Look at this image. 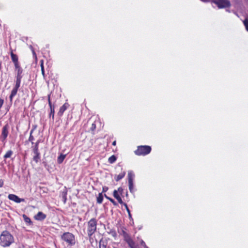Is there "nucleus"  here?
Segmentation results:
<instances>
[{
  "instance_id": "nucleus-1",
  "label": "nucleus",
  "mask_w": 248,
  "mask_h": 248,
  "mask_svg": "<svg viewBox=\"0 0 248 248\" xmlns=\"http://www.w3.org/2000/svg\"><path fill=\"white\" fill-rule=\"evenodd\" d=\"M14 242L13 236L7 231H3L0 236V245L3 247L10 246Z\"/></svg>"
},
{
  "instance_id": "nucleus-2",
  "label": "nucleus",
  "mask_w": 248,
  "mask_h": 248,
  "mask_svg": "<svg viewBox=\"0 0 248 248\" xmlns=\"http://www.w3.org/2000/svg\"><path fill=\"white\" fill-rule=\"evenodd\" d=\"M62 240L65 242L68 246H72L75 245L76 240L74 234L69 232L63 233L61 237Z\"/></svg>"
},
{
  "instance_id": "nucleus-3",
  "label": "nucleus",
  "mask_w": 248,
  "mask_h": 248,
  "mask_svg": "<svg viewBox=\"0 0 248 248\" xmlns=\"http://www.w3.org/2000/svg\"><path fill=\"white\" fill-rule=\"evenodd\" d=\"M97 226V220L93 218L90 219L88 222V235L91 236L96 231Z\"/></svg>"
},
{
  "instance_id": "nucleus-4",
  "label": "nucleus",
  "mask_w": 248,
  "mask_h": 248,
  "mask_svg": "<svg viewBox=\"0 0 248 248\" xmlns=\"http://www.w3.org/2000/svg\"><path fill=\"white\" fill-rule=\"evenodd\" d=\"M151 151V147L147 145H141L138 147L135 151V154L138 155H145L149 154Z\"/></svg>"
},
{
  "instance_id": "nucleus-5",
  "label": "nucleus",
  "mask_w": 248,
  "mask_h": 248,
  "mask_svg": "<svg viewBox=\"0 0 248 248\" xmlns=\"http://www.w3.org/2000/svg\"><path fill=\"white\" fill-rule=\"evenodd\" d=\"M9 125L8 124H6L2 129L1 134L0 136V139L2 142H4L9 134Z\"/></svg>"
},
{
  "instance_id": "nucleus-6",
  "label": "nucleus",
  "mask_w": 248,
  "mask_h": 248,
  "mask_svg": "<svg viewBox=\"0 0 248 248\" xmlns=\"http://www.w3.org/2000/svg\"><path fill=\"white\" fill-rule=\"evenodd\" d=\"M21 81L16 80V84L11 91L9 96V99L11 102L13 101V97L16 94L17 91L20 86Z\"/></svg>"
},
{
  "instance_id": "nucleus-7",
  "label": "nucleus",
  "mask_w": 248,
  "mask_h": 248,
  "mask_svg": "<svg viewBox=\"0 0 248 248\" xmlns=\"http://www.w3.org/2000/svg\"><path fill=\"white\" fill-rule=\"evenodd\" d=\"M231 3L228 0H218V8H224L229 7Z\"/></svg>"
},
{
  "instance_id": "nucleus-8",
  "label": "nucleus",
  "mask_w": 248,
  "mask_h": 248,
  "mask_svg": "<svg viewBox=\"0 0 248 248\" xmlns=\"http://www.w3.org/2000/svg\"><path fill=\"white\" fill-rule=\"evenodd\" d=\"M8 199L10 200L14 201L16 203H20L21 202H25L24 199L19 198L15 194H10L8 196Z\"/></svg>"
},
{
  "instance_id": "nucleus-9",
  "label": "nucleus",
  "mask_w": 248,
  "mask_h": 248,
  "mask_svg": "<svg viewBox=\"0 0 248 248\" xmlns=\"http://www.w3.org/2000/svg\"><path fill=\"white\" fill-rule=\"evenodd\" d=\"M46 215L42 212H39L35 216L34 218L37 220L42 221L46 218Z\"/></svg>"
},
{
  "instance_id": "nucleus-10",
  "label": "nucleus",
  "mask_w": 248,
  "mask_h": 248,
  "mask_svg": "<svg viewBox=\"0 0 248 248\" xmlns=\"http://www.w3.org/2000/svg\"><path fill=\"white\" fill-rule=\"evenodd\" d=\"M69 107V104L67 103H64L60 108L59 111L58 113V115L61 116L62 115L64 111Z\"/></svg>"
},
{
  "instance_id": "nucleus-11",
  "label": "nucleus",
  "mask_w": 248,
  "mask_h": 248,
  "mask_svg": "<svg viewBox=\"0 0 248 248\" xmlns=\"http://www.w3.org/2000/svg\"><path fill=\"white\" fill-rule=\"evenodd\" d=\"M34 155L33 157V160L36 162L38 163L40 160V154L39 151L33 152Z\"/></svg>"
},
{
  "instance_id": "nucleus-12",
  "label": "nucleus",
  "mask_w": 248,
  "mask_h": 248,
  "mask_svg": "<svg viewBox=\"0 0 248 248\" xmlns=\"http://www.w3.org/2000/svg\"><path fill=\"white\" fill-rule=\"evenodd\" d=\"M10 55L12 62L14 63L19 62L18 56L16 54H14L12 51L10 53Z\"/></svg>"
},
{
  "instance_id": "nucleus-13",
  "label": "nucleus",
  "mask_w": 248,
  "mask_h": 248,
  "mask_svg": "<svg viewBox=\"0 0 248 248\" xmlns=\"http://www.w3.org/2000/svg\"><path fill=\"white\" fill-rule=\"evenodd\" d=\"M107 245V242L106 240H104L102 238L100 241L99 244V248H106Z\"/></svg>"
},
{
  "instance_id": "nucleus-14",
  "label": "nucleus",
  "mask_w": 248,
  "mask_h": 248,
  "mask_svg": "<svg viewBox=\"0 0 248 248\" xmlns=\"http://www.w3.org/2000/svg\"><path fill=\"white\" fill-rule=\"evenodd\" d=\"M125 175V172L123 171V172H121V173H120L119 175H115V180H116V181L118 182L120 180L122 179L124 177Z\"/></svg>"
},
{
  "instance_id": "nucleus-15",
  "label": "nucleus",
  "mask_w": 248,
  "mask_h": 248,
  "mask_svg": "<svg viewBox=\"0 0 248 248\" xmlns=\"http://www.w3.org/2000/svg\"><path fill=\"white\" fill-rule=\"evenodd\" d=\"M23 219L24 221L27 223L29 225H31L33 224L32 222L31 221V219L27 217L26 215L24 214L22 216Z\"/></svg>"
},
{
  "instance_id": "nucleus-16",
  "label": "nucleus",
  "mask_w": 248,
  "mask_h": 248,
  "mask_svg": "<svg viewBox=\"0 0 248 248\" xmlns=\"http://www.w3.org/2000/svg\"><path fill=\"white\" fill-rule=\"evenodd\" d=\"M135 177V174L134 172L132 170H129L128 172V181L130 182L131 180L132 182H133L134 178Z\"/></svg>"
},
{
  "instance_id": "nucleus-17",
  "label": "nucleus",
  "mask_w": 248,
  "mask_h": 248,
  "mask_svg": "<svg viewBox=\"0 0 248 248\" xmlns=\"http://www.w3.org/2000/svg\"><path fill=\"white\" fill-rule=\"evenodd\" d=\"M65 156H66V155H63L62 154H61L58 157V158H57V162L58 164H61L63 160L64 159V158H65Z\"/></svg>"
},
{
  "instance_id": "nucleus-18",
  "label": "nucleus",
  "mask_w": 248,
  "mask_h": 248,
  "mask_svg": "<svg viewBox=\"0 0 248 248\" xmlns=\"http://www.w3.org/2000/svg\"><path fill=\"white\" fill-rule=\"evenodd\" d=\"M128 187L130 192L132 193H134V183L133 182L131 181V180H130V182H128Z\"/></svg>"
},
{
  "instance_id": "nucleus-19",
  "label": "nucleus",
  "mask_w": 248,
  "mask_h": 248,
  "mask_svg": "<svg viewBox=\"0 0 248 248\" xmlns=\"http://www.w3.org/2000/svg\"><path fill=\"white\" fill-rule=\"evenodd\" d=\"M103 200V195L102 193H99L98 197H97V202L101 204L102 203Z\"/></svg>"
},
{
  "instance_id": "nucleus-20",
  "label": "nucleus",
  "mask_w": 248,
  "mask_h": 248,
  "mask_svg": "<svg viewBox=\"0 0 248 248\" xmlns=\"http://www.w3.org/2000/svg\"><path fill=\"white\" fill-rule=\"evenodd\" d=\"M116 156L115 155H112L108 158V161L109 163L112 164L116 161Z\"/></svg>"
},
{
  "instance_id": "nucleus-21",
  "label": "nucleus",
  "mask_w": 248,
  "mask_h": 248,
  "mask_svg": "<svg viewBox=\"0 0 248 248\" xmlns=\"http://www.w3.org/2000/svg\"><path fill=\"white\" fill-rule=\"evenodd\" d=\"M201 1L203 2H209L211 1L212 4H215V5H213V7L215 8L216 6H217V0H201Z\"/></svg>"
},
{
  "instance_id": "nucleus-22",
  "label": "nucleus",
  "mask_w": 248,
  "mask_h": 248,
  "mask_svg": "<svg viewBox=\"0 0 248 248\" xmlns=\"http://www.w3.org/2000/svg\"><path fill=\"white\" fill-rule=\"evenodd\" d=\"M50 108V112L49 114V117H52V119H54V113H55V107H52L51 108Z\"/></svg>"
},
{
  "instance_id": "nucleus-23",
  "label": "nucleus",
  "mask_w": 248,
  "mask_h": 248,
  "mask_svg": "<svg viewBox=\"0 0 248 248\" xmlns=\"http://www.w3.org/2000/svg\"><path fill=\"white\" fill-rule=\"evenodd\" d=\"M13 153V152L12 150H9L7 152L6 154L4 155V158L6 159V158L10 157L11 156V155H12Z\"/></svg>"
},
{
  "instance_id": "nucleus-24",
  "label": "nucleus",
  "mask_w": 248,
  "mask_h": 248,
  "mask_svg": "<svg viewBox=\"0 0 248 248\" xmlns=\"http://www.w3.org/2000/svg\"><path fill=\"white\" fill-rule=\"evenodd\" d=\"M124 239L126 243L132 240L128 233L124 237Z\"/></svg>"
},
{
  "instance_id": "nucleus-25",
  "label": "nucleus",
  "mask_w": 248,
  "mask_h": 248,
  "mask_svg": "<svg viewBox=\"0 0 248 248\" xmlns=\"http://www.w3.org/2000/svg\"><path fill=\"white\" fill-rule=\"evenodd\" d=\"M125 229L122 228L121 229V230H119L118 232L120 233V235H123V237H124L127 233L125 231Z\"/></svg>"
},
{
  "instance_id": "nucleus-26",
  "label": "nucleus",
  "mask_w": 248,
  "mask_h": 248,
  "mask_svg": "<svg viewBox=\"0 0 248 248\" xmlns=\"http://www.w3.org/2000/svg\"><path fill=\"white\" fill-rule=\"evenodd\" d=\"M128 246L130 248H132L133 247H134L136 245L135 243L134 242V241L133 240L127 242Z\"/></svg>"
},
{
  "instance_id": "nucleus-27",
  "label": "nucleus",
  "mask_w": 248,
  "mask_h": 248,
  "mask_svg": "<svg viewBox=\"0 0 248 248\" xmlns=\"http://www.w3.org/2000/svg\"><path fill=\"white\" fill-rule=\"evenodd\" d=\"M124 205L125 206V209H126V211H127V213L128 214L129 217L130 218H131L132 217V216H131V214L130 213V211L129 209L128 208L127 204L126 203H124Z\"/></svg>"
},
{
  "instance_id": "nucleus-28",
  "label": "nucleus",
  "mask_w": 248,
  "mask_h": 248,
  "mask_svg": "<svg viewBox=\"0 0 248 248\" xmlns=\"http://www.w3.org/2000/svg\"><path fill=\"white\" fill-rule=\"evenodd\" d=\"M40 142V140H37V142L35 143V146L33 148V152H37L38 151V144Z\"/></svg>"
},
{
  "instance_id": "nucleus-29",
  "label": "nucleus",
  "mask_w": 248,
  "mask_h": 248,
  "mask_svg": "<svg viewBox=\"0 0 248 248\" xmlns=\"http://www.w3.org/2000/svg\"><path fill=\"white\" fill-rule=\"evenodd\" d=\"M23 77L22 75L16 74V80L21 81V79Z\"/></svg>"
},
{
  "instance_id": "nucleus-30",
  "label": "nucleus",
  "mask_w": 248,
  "mask_h": 248,
  "mask_svg": "<svg viewBox=\"0 0 248 248\" xmlns=\"http://www.w3.org/2000/svg\"><path fill=\"white\" fill-rule=\"evenodd\" d=\"M14 65H15V71H16V70H17L18 69H19L22 68L20 66L19 62H17L15 63H14Z\"/></svg>"
},
{
  "instance_id": "nucleus-31",
  "label": "nucleus",
  "mask_w": 248,
  "mask_h": 248,
  "mask_svg": "<svg viewBox=\"0 0 248 248\" xmlns=\"http://www.w3.org/2000/svg\"><path fill=\"white\" fill-rule=\"evenodd\" d=\"M32 133H33L32 130H31L30 132V135L29 140L31 141L32 142V144H33V142H32V141L34 140V137L32 135Z\"/></svg>"
},
{
  "instance_id": "nucleus-32",
  "label": "nucleus",
  "mask_w": 248,
  "mask_h": 248,
  "mask_svg": "<svg viewBox=\"0 0 248 248\" xmlns=\"http://www.w3.org/2000/svg\"><path fill=\"white\" fill-rule=\"evenodd\" d=\"M113 195L115 199H117L120 197V195H119L118 191L117 190H114L113 191Z\"/></svg>"
},
{
  "instance_id": "nucleus-33",
  "label": "nucleus",
  "mask_w": 248,
  "mask_h": 248,
  "mask_svg": "<svg viewBox=\"0 0 248 248\" xmlns=\"http://www.w3.org/2000/svg\"><path fill=\"white\" fill-rule=\"evenodd\" d=\"M243 23H244V24L246 27V29L247 30V31H248V19H245L244 21H243Z\"/></svg>"
},
{
  "instance_id": "nucleus-34",
  "label": "nucleus",
  "mask_w": 248,
  "mask_h": 248,
  "mask_svg": "<svg viewBox=\"0 0 248 248\" xmlns=\"http://www.w3.org/2000/svg\"><path fill=\"white\" fill-rule=\"evenodd\" d=\"M41 67L42 74L43 77H45V70H44V65H43V63H42V64L41 65Z\"/></svg>"
},
{
  "instance_id": "nucleus-35",
  "label": "nucleus",
  "mask_w": 248,
  "mask_h": 248,
  "mask_svg": "<svg viewBox=\"0 0 248 248\" xmlns=\"http://www.w3.org/2000/svg\"><path fill=\"white\" fill-rule=\"evenodd\" d=\"M117 191H118V192H119L120 195H123V193L124 192V189L122 187H119Z\"/></svg>"
},
{
  "instance_id": "nucleus-36",
  "label": "nucleus",
  "mask_w": 248,
  "mask_h": 248,
  "mask_svg": "<svg viewBox=\"0 0 248 248\" xmlns=\"http://www.w3.org/2000/svg\"><path fill=\"white\" fill-rule=\"evenodd\" d=\"M23 69L21 68L19 69H18L17 70H16V74H20V75H22V73H23Z\"/></svg>"
},
{
  "instance_id": "nucleus-37",
  "label": "nucleus",
  "mask_w": 248,
  "mask_h": 248,
  "mask_svg": "<svg viewBox=\"0 0 248 248\" xmlns=\"http://www.w3.org/2000/svg\"><path fill=\"white\" fill-rule=\"evenodd\" d=\"M109 201L113 203L114 205H118L117 203L112 198L109 199Z\"/></svg>"
},
{
  "instance_id": "nucleus-38",
  "label": "nucleus",
  "mask_w": 248,
  "mask_h": 248,
  "mask_svg": "<svg viewBox=\"0 0 248 248\" xmlns=\"http://www.w3.org/2000/svg\"><path fill=\"white\" fill-rule=\"evenodd\" d=\"M118 201V202L121 204H123L124 205V203L122 200V198L120 196L119 197H118V198L116 199Z\"/></svg>"
},
{
  "instance_id": "nucleus-39",
  "label": "nucleus",
  "mask_w": 248,
  "mask_h": 248,
  "mask_svg": "<svg viewBox=\"0 0 248 248\" xmlns=\"http://www.w3.org/2000/svg\"><path fill=\"white\" fill-rule=\"evenodd\" d=\"M48 104H49L50 108H51L52 107H54V106L52 105L51 104L50 99V95H48Z\"/></svg>"
},
{
  "instance_id": "nucleus-40",
  "label": "nucleus",
  "mask_w": 248,
  "mask_h": 248,
  "mask_svg": "<svg viewBox=\"0 0 248 248\" xmlns=\"http://www.w3.org/2000/svg\"><path fill=\"white\" fill-rule=\"evenodd\" d=\"M30 48L31 49V51H32V52L33 56H34L36 58V53H35V52L34 51V50L33 49V47L31 46H30Z\"/></svg>"
},
{
  "instance_id": "nucleus-41",
  "label": "nucleus",
  "mask_w": 248,
  "mask_h": 248,
  "mask_svg": "<svg viewBox=\"0 0 248 248\" xmlns=\"http://www.w3.org/2000/svg\"><path fill=\"white\" fill-rule=\"evenodd\" d=\"M140 244L144 247V248H148V247L146 245L145 242L143 240L141 241Z\"/></svg>"
},
{
  "instance_id": "nucleus-42",
  "label": "nucleus",
  "mask_w": 248,
  "mask_h": 248,
  "mask_svg": "<svg viewBox=\"0 0 248 248\" xmlns=\"http://www.w3.org/2000/svg\"><path fill=\"white\" fill-rule=\"evenodd\" d=\"M95 128H96V125H95V124L93 123V124H92V126H91V128H90V129H91V130L92 131H93V130H94L95 129Z\"/></svg>"
},
{
  "instance_id": "nucleus-43",
  "label": "nucleus",
  "mask_w": 248,
  "mask_h": 248,
  "mask_svg": "<svg viewBox=\"0 0 248 248\" xmlns=\"http://www.w3.org/2000/svg\"><path fill=\"white\" fill-rule=\"evenodd\" d=\"M108 187L105 186L103 187L102 192H106L108 190Z\"/></svg>"
},
{
  "instance_id": "nucleus-44",
  "label": "nucleus",
  "mask_w": 248,
  "mask_h": 248,
  "mask_svg": "<svg viewBox=\"0 0 248 248\" xmlns=\"http://www.w3.org/2000/svg\"><path fill=\"white\" fill-rule=\"evenodd\" d=\"M4 184L3 181L2 179H0V187H1L3 186Z\"/></svg>"
},
{
  "instance_id": "nucleus-45",
  "label": "nucleus",
  "mask_w": 248,
  "mask_h": 248,
  "mask_svg": "<svg viewBox=\"0 0 248 248\" xmlns=\"http://www.w3.org/2000/svg\"><path fill=\"white\" fill-rule=\"evenodd\" d=\"M37 125H33L32 126V128L31 130H32V133L33 132L34 130L36 128Z\"/></svg>"
},
{
  "instance_id": "nucleus-46",
  "label": "nucleus",
  "mask_w": 248,
  "mask_h": 248,
  "mask_svg": "<svg viewBox=\"0 0 248 248\" xmlns=\"http://www.w3.org/2000/svg\"><path fill=\"white\" fill-rule=\"evenodd\" d=\"M104 196H105V197L106 199H108V200H109V199H110V198H110V197H108V196L106 194H104Z\"/></svg>"
},
{
  "instance_id": "nucleus-47",
  "label": "nucleus",
  "mask_w": 248,
  "mask_h": 248,
  "mask_svg": "<svg viewBox=\"0 0 248 248\" xmlns=\"http://www.w3.org/2000/svg\"><path fill=\"white\" fill-rule=\"evenodd\" d=\"M63 200H64V202L65 203L66 202V196H64L63 197Z\"/></svg>"
},
{
  "instance_id": "nucleus-48",
  "label": "nucleus",
  "mask_w": 248,
  "mask_h": 248,
  "mask_svg": "<svg viewBox=\"0 0 248 248\" xmlns=\"http://www.w3.org/2000/svg\"><path fill=\"white\" fill-rule=\"evenodd\" d=\"M132 248H139V247L138 245H136L134 247H133Z\"/></svg>"
},
{
  "instance_id": "nucleus-49",
  "label": "nucleus",
  "mask_w": 248,
  "mask_h": 248,
  "mask_svg": "<svg viewBox=\"0 0 248 248\" xmlns=\"http://www.w3.org/2000/svg\"><path fill=\"white\" fill-rule=\"evenodd\" d=\"M116 144V141H114L113 142H112V145L115 146Z\"/></svg>"
},
{
  "instance_id": "nucleus-50",
  "label": "nucleus",
  "mask_w": 248,
  "mask_h": 248,
  "mask_svg": "<svg viewBox=\"0 0 248 248\" xmlns=\"http://www.w3.org/2000/svg\"><path fill=\"white\" fill-rule=\"evenodd\" d=\"M112 234L113 236H114V235H116V232H112Z\"/></svg>"
},
{
  "instance_id": "nucleus-51",
  "label": "nucleus",
  "mask_w": 248,
  "mask_h": 248,
  "mask_svg": "<svg viewBox=\"0 0 248 248\" xmlns=\"http://www.w3.org/2000/svg\"><path fill=\"white\" fill-rule=\"evenodd\" d=\"M126 196H128V193H127V192H126Z\"/></svg>"
},
{
  "instance_id": "nucleus-52",
  "label": "nucleus",
  "mask_w": 248,
  "mask_h": 248,
  "mask_svg": "<svg viewBox=\"0 0 248 248\" xmlns=\"http://www.w3.org/2000/svg\"><path fill=\"white\" fill-rule=\"evenodd\" d=\"M226 11H227V12H230V11H229V10H226Z\"/></svg>"
}]
</instances>
